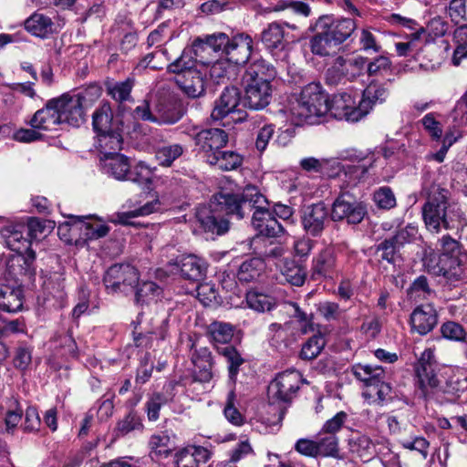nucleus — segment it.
<instances>
[{"label": "nucleus", "mask_w": 467, "mask_h": 467, "mask_svg": "<svg viewBox=\"0 0 467 467\" xmlns=\"http://www.w3.org/2000/svg\"><path fill=\"white\" fill-rule=\"evenodd\" d=\"M267 206L266 199L254 186H246L241 194L221 191L210 201L211 214L204 216L200 213L199 221L206 232L222 235L228 231L229 222L221 214L233 215L240 220L253 211L252 225L254 230L261 235L275 237L283 232V227Z\"/></svg>", "instance_id": "nucleus-1"}, {"label": "nucleus", "mask_w": 467, "mask_h": 467, "mask_svg": "<svg viewBox=\"0 0 467 467\" xmlns=\"http://www.w3.org/2000/svg\"><path fill=\"white\" fill-rule=\"evenodd\" d=\"M162 209L161 202L158 197L133 210L122 213H117L106 220L97 215L73 216L69 218L72 222L66 223L58 226V232L69 227V231H79L83 240H97L106 236L109 232L107 222L115 224L132 225L131 219L140 216H148L153 213L160 212Z\"/></svg>", "instance_id": "nucleus-2"}, {"label": "nucleus", "mask_w": 467, "mask_h": 467, "mask_svg": "<svg viewBox=\"0 0 467 467\" xmlns=\"http://www.w3.org/2000/svg\"><path fill=\"white\" fill-rule=\"evenodd\" d=\"M328 97L319 83H310L293 95L284 109L295 125L319 124L328 113Z\"/></svg>", "instance_id": "nucleus-3"}, {"label": "nucleus", "mask_w": 467, "mask_h": 467, "mask_svg": "<svg viewBox=\"0 0 467 467\" xmlns=\"http://www.w3.org/2000/svg\"><path fill=\"white\" fill-rule=\"evenodd\" d=\"M422 216L427 229L434 233H439L441 228L462 230L467 225L461 207L449 202L448 191L439 186H432L428 194Z\"/></svg>", "instance_id": "nucleus-4"}, {"label": "nucleus", "mask_w": 467, "mask_h": 467, "mask_svg": "<svg viewBox=\"0 0 467 467\" xmlns=\"http://www.w3.org/2000/svg\"><path fill=\"white\" fill-rule=\"evenodd\" d=\"M439 254L431 253L424 258V265L430 274L442 276L444 285L450 286L451 275L455 272L461 263L463 253L461 252L460 244L449 235H444L439 241Z\"/></svg>", "instance_id": "nucleus-5"}, {"label": "nucleus", "mask_w": 467, "mask_h": 467, "mask_svg": "<svg viewBox=\"0 0 467 467\" xmlns=\"http://www.w3.org/2000/svg\"><path fill=\"white\" fill-rule=\"evenodd\" d=\"M367 67V57L356 56H338L326 71V83L329 86L345 84L346 81H355L364 76Z\"/></svg>", "instance_id": "nucleus-6"}, {"label": "nucleus", "mask_w": 467, "mask_h": 467, "mask_svg": "<svg viewBox=\"0 0 467 467\" xmlns=\"http://www.w3.org/2000/svg\"><path fill=\"white\" fill-rule=\"evenodd\" d=\"M88 95L98 99L100 96V88L98 86H91L81 94L73 96L63 94L59 98L53 99L56 102L59 123L78 127L84 121L82 100H85Z\"/></svg>", "instance_id": "nucleus-7"}, {"label": "nucleus", "mask_w": 467, "mask_h": 467, "mask_svg": "<svg viewBox=\"0 0 467 467\" xmlns=\"http://www.w3.org/2000/svg\"><path fill=\"white\" fill-rule=\"evenodd\" d=\"M134 117L142 120H148L160 125H170L179 121L182 116L176 104L167 98H159L152 101L150 106L148 100H144L134 109Z\"/></svg>", "instance_id": "nucleus-8"}, {"label": "nucleus", "mask_w": 467, "mask_h": 467, "mask_svg": "<svg viewBox=\"0 0 467 467\" xmlns=\"http://www.w3.org/2000/svg\"><path fill=\"white\" fill-rule=\"evenodd\" d=\"M415 370L418 387L425 398L441 392L442 382L438 374V364L432 349L427 348L421 353Z\"/></svg>", "instance_id": "nucleus-9"}, {"label": "nucleus", "mask_w": 467, "mask_h": 467, "mask_svg": "<svg viewBox=\"0 0 467 467\" xmlns=\"http://www.w3.org/2000/svg\"><path fill=\"white\" fill-rule=\"evenodd\" d=\"M300 166L306 171H327V174L330 177L344 175L346 178H349V182H355L367 171V166L365 164L345 166L336 159L318 160L314 157L302 159L300 161Z\"/></svg>", "instance_id": "nucleus-10"}, {"label": "nucleus", "mask_w": 467, "mask_h": 467, "mask_svg": "<svg viewBox=\"0 0 467 467\" xmlns=\"http://www.w3.org/2000/svg\"><path fill=\"white\" fill-rule=\"evenodd\" d=\"M358 92H339L328 99V112L338 119L357 122L366 116V109L361 108L360 100L357 102Z\"/></svg>", "instance_id": "nucleus-11"}, {"label": "nucleus", "mask_w": 467, "mask_h": 467, "mask_svg": "<svg viewBox=\"0 0 467 467\" xmlns=\"http://www.w3.org/2000/svg\"><path fill=\"white\" fill-rule=\"evenodd\" d=\"M302 382L301 373L288 369L279 373L268 386V400L271 403L289 402Z\"/></svg>", "instance_id": "nucleus-12"}, {"label": "nucleus", "mask_w": 467, "mask_h": 467, "mask_svg": "<svg viewBox=\"0 0 467 467\" xmlns=\"http://www.w3.org/2000/svg\"><path fill=\"white\" fill-rule=\"evenodd\" d=\"M356 28L357 25L353 19L335 18L329 15L320 16L314 27L317 31L327 33L337 46L345 42Z\"/></svg>", "instance_id": "nucleus-13"}, {"label": "nucleus", "mask_w": 467, "mask_h": 467, "mask_svg": "<svg viewBox=\"0 0 467 467\" xmlns=\"http://www.w3.org/2000/svg\"><path fill=\"white\" fill-rule=\"evenodd\" d=\"M103 281L107 290L112 293L126 292L138 283L139 274L130 265H114L107 270Z\"/></svg>", "instance_id": "nucleus-14"}, {"label": "nucleus", "mask_w": 467, "mask_h": 467, "mask_svg": "<svg viewBox=\"0 0 467 467\" xmlns=\"http://www.w3.org/2000/svg\"><path fill=\"white\" fill-rule=\"evenodd\" d=\"M366 214L365 206L348 194L339 195L333 202L331 218L333 221L346 220L348 223H359Z\"/></svg>", "instance_id": "nucleus-15"}, {"label": "nucleus", "mask_w": 467, "mask_h": 467, "mask_svg": "<svg viewBox=\"0 0 467 467\" xmlns=\"http://www.w3.org/2000/svg\"><path fill=\"white\" fill-rule=\"evenodd\" d=\"M244 85V104L254 110L265 109L272 99L269 79L243 80Z\"/></svg>", "instance_id": "nucleus-16"}, {"label": "nucleus", "mask_w": 467, "mask_h": 467, "mask_svg": "<svg viewBox=\"0 0 467 467\" xmlns=\"http://www.w3.org/2000/svg\"><path fill=\"white\" fill-rule=\"evenodd\" d=\"M240 100L241 95L237 88H225L220 98L215 101V105L212 111L211 117L214 120H220L228 116H231L234 121L242 120L244 118V115L243 112L240 113L237 110Z\"/></svg>", "instance_id": "nucleus-17"}, {"label": "nucleus", "mask_w": 467, "mask_h": 467, "mask_svg": "<svg viewBox=\"0 0 467 467\" xmlns=\"http://www.w3.org/2000/svg\"><path fill=\"white\" fill-rule=\"evenodd\" d=\"M388 440L383 436L370 438L360 431H353L348 439L349 451L357 457L368 461L379 453V446H385Z\"/></svg>", "instance_id": "nucleus-18"}, {"label": "nucleus", "mask_w": 467, "mask_h": 467, "mask_svg": "<svg viewBox=\"0 0 467 467\" xmlns=\"http://www.w3.org/2000/svg\"><path fill=\"white\" fill-rule=\"evenodd\" d=\"M328 215L329 210L322 202L305 206L301 215L304 230L314 237L321 235L329 222Z\"/></svg>", "instance_id": "nucleus-19"}, {"label": "nucleus", "mask_w": 467, "mask_h": 467, "mask_svg": "<svg viewBox=\"0 0 467 467\" xmlns=\"http://www.w3.org/2000/svg\"><path fill=\"white\" fill-rule=\"evenodd\" d=\"M194 140L199 151L203 153L209 163L210 159L216 157L221 149L226 145L228 136L223 130L213 128L201 130Z\"/></svg>", "instance_id": "nucleus-20"}, {"label": "nucleus", "mask_w": 467, "mask_h": 467, "mask_svg": "<svg viewBox=\"0 0 467 467\" xmlns=\"http://www.w3.org/2000/svg\"><path fill=\"white\" fill-rule=\"evenodd\" d=\"M438 323V313L432 304H422L414 308L410 317L411 331L420 336L429 334Z\"/></svg>", "instance_id": "nucleus-21"}, {"label": "nucleus", "mask_w": 467, "mask_h": 467, "mask_svg": "<svg viewBox=\"0 0 467 467\" xmlns=\"http://www.w3.org/2000/svg\"><path fill=\"white\" fill-rule=\"evenodd\" d=\"M253 39L244 33L237 34L232 39H228L225 46L224 56L226 59L234 64H244L252 55Z\"/></svg>", "instance_id": "nucleus-22"}, {"label": "nucleus", "mask_w": 467, "mask_h": 467, "mask_svg": "<svg viewBox=\"0 0 467 467\" xmlns=\"http://www.w3.org/2000/svg\"><path fill=\"white\" fill-rule=\"evenodd\" d=\"M191 359L193 365V379L199 382H209L213 378V359L209 348H195Z\"/></svg>", "instance_id": "nucleus-23"}, {"label": "nucleus", "mask_w": 467, "mask_h": 467, "mask_svg": "<svg viewBox=\"0 0 467 467\" xmlns=\"http://www.w3.org/2000/svg\"><path fill=\"white\" fill-rule=\"evenodd\" d=\"M311 270L315 279L332 278L337 271L334 250L327 247L314 256Z\"/></svg>", "instance_id": "nucleus-24"}, {"label": "nucleus", "mask_w": 467, "mask_h": 467, "mask_svg": "<svg viewBox=\"0 0 467 467\" xmlns=\"http://www.w3.org/2000/svg\"><path fill=\"white\" fill-rule=\"evenodd\" d=\"M175 82L190 98H198L202 96L205 90L204 77L198 68L186 71L183 75L175 76Z\"/></svg>", "instance_id": "nucleus-25"}, {"label": "nucleus", "mask_w": 467, "mask_h": 467, "mask_svg": "<svg viewBox=\"0 0 467 467\" xmlns=\"http://www.w3.org/2000/svg\"><path fill=\"white\" fill-rule=\"evenodd\" d=\"M175 265L185 279L199 281L205 275L207 266L205 261L194 254L182 255Z\"/></svg>", "instance_id": "nucleus-26"}, {"label": "nucleus", "mask_w": 467, "mask_h": 467, "mask_svg": "<svg viewBox=\"0 0 467 467\" xmlns=\"http://www.w3.org/2000/svg\"><path fill=\"white\" fill-rule=\"evenodd\" d=\"M26 227L21 224H11L1 231V235L6 246L15 253L30 252V242L24 236Z\"/></svg>", "instance_id": "nucleus-27"}, {"label": "nucleus", "mask_w": 467, "mask_h": 467, "mask_svg": "<svg viewBox=\"0 0 467 467\" xmlns=\"http://www.w3.org/2000/svg\"><path fill=\"white\" fill-rule=\"evenodd\" d=\"M34 260V251L15 253L14 254L10 255L7 260V270L9 274L16 279H18L19 276L24 275H28L31 277L34 275V270L32 267Z\"/></svg>", "instance_id": "nucleus-28"}, {"label": "nucleus", "mask_w": 467, "mask_h": 467, "mask_svg": "<svg viewBox=\"0 0 467 467\" xmlns=\"http://www.w3.org/2000/svg\"><path fill=\"white\" fill-rule=\"evenodd\" d=\"M55 105L56 102L52 99L47 101L43 109H38L30 120L32 128L44 130H55L60 124Z\"/></svg>", "instance_id": "nucleus-29"}, {"label": "nucleus", "mask_w": 467, "mask_h": 467, "mask_svg": "<svg viewBox=\"0 0 467 467\" xmlns=\"http://www.w3.org/2000/svg\"><path fill=\"white\" fill-rule=\"evenodd\" d=\"M445 379L441 392L459 395L467 389V370L462 368H446L441 375Z\"/></svg>", "instance_id": "nucleus-30"}, {"label": "nucleus", "mask_w": 467, "mask_h": 467, "mask_svg": "<svg viewBox=\"0 0 467 467\" xmlns=\"http://www.w3.org/2000/svg\"><path fill=\"white\" fill-rule=\"evenodd\" d=\"M100 162L104 173L119 181L126 179L130 169V162L123 154L119 153L100 158Z\"/></svg>", "instance_id": "nucleus-31"}, {"label": "nucleus", "mask_w": 467, "mask_h": 467, "mask_svg": "<svg viewBox=\"0 0 467 467\" xmlns=\"http://www.w3.org/2000/svg\"><path fill=\"white\" fill-rule=\"evenodd\" d=\"M228 36L224 33H214L202 38H197L192 43V49L196 57L201 52L222 51L224 54L225 46L228 43Z\"/></svg>", "instance_id": "nucleus-32"}, {"label": "nucleus", "mask_w": 467, "mask_h": 467, "mask_svg": "<svg viewBox=\"0 0 467 467\" xmlns=\"http://www.w3.org/2000/svg\"><path fill=\"white\" fill-rule=\"evenodd\" d=\"M122 142L120 133L116 130H112L99 133L96 137L95 145L102 155L100 158H106L107 156L119 154L117 151L121 149Z\"/></svg>", "instance_id": "nucleus-33"}, {"label": "nucleus", "mask_w": 467, "mask_h": 467, "mask_svg": "<svg viewBox=\"0 0 467 467\" xmlns=\"http://www.w3.org/2000/svg\"><path fill=\"white\" fill-rule=\"evenodd\" d=\"M285 279L293 285L301 286L306 280L305 269L294 260L282 258L275 263Z\"/></svg>", "instance_id": "nucleus-34"}, {"label": "nucleus", "mask_w": 467, "mask_h": 467, "mask_svg": "<svg viewBox=\"0 0 467 467\" xmlns=\"http://www.w3.org/2000/svg\"><path fill=\"white\" fill-rule=\"evenodd\" d=\"M177 384L175 382H169L164 386L165 394L155 393L146 403L148 418L150 420L155 421L159 419V412L161 406L172 400L174 390Z\"/></svg>", "instance_id": "nucleus-35"}, {"label": "nucleus", "mask_w": 467, "mask_h": 467, "mask_svg": "<svg viewBox=\"0 0 467 467\" xmlns=\"http://www.w3.org/2000/svg\"><path fill=\"white\" fill-rule=\"evenodd\" d=\"M388 96L389 90L383 84L371 82L363 91L360 99L361 108L366 109V115L368 114L374 104L385 101Z\"/></svg>", "instance_id": "nucleus-36"}, {"label": "nucleus", "mask_w": 467, "mask_h": 467, "mask_svg": "<svg viewBox=\"0 0 467 467\" xmlns=\"http://www.w3.org/2000/svg\"><path fill=\"white\" fill-rule=\"evenodd\" d=\"M245 301L249 308L259 313L270 311L276 305L275 299L273 296L257 289L247 291Z\"/></svg>", "instance_id": "nucleus-37"}, {"label": "nucleus", "mask_w": 467, "mask_h": 467, "mask_svg": "<svg viewBox=\"0 0 467 467\" xmlns=\"http://www.w3.org/2000/svg\"><path fill=\"white\" fill-rule=\"evenodd\" d=\"M22 306L23 295L20 288L0 286V308L7 312H16L21 310Z\"/></svg>", "instance_id": "nucleus-38"}, {"label": "nucleus", "mask_w": 467, "mask_h": 467, "mask_svg": "<svg viewBox=\"0 0 467 467\" xmlns=\"http://www.w3.org/2000/svg\"><path fill=\"white\" fill-rule=\"evenodd\" d=\"M51 19L39 13H34L25 22V28L32 35L44 38L52 33Z\"/></svg>", "instance_id": "nucleus-39"}, {"label": "nucleus", "mask_w": 467, "mask_h": 467, "mask_svg": "<svg viewBox=\"0 0 467 467\" xmlns=\"http://www.w3.org/2000/svg\"><path fill=\"white\" fill-rule=\"evenodd\" d=\"M162 288L151 281H144L136 290V303L139 305H150L158 302L161 297Z\"/></svg>", "instance_id": "nucleus-40"}, {"label": "nucleus", "mask_w": 467, "mask_h": 467, "mask_svg": "<svg viewBox=\"0 0 467 467\" xmlns=\"http://www.w3.org/2000/svg\"><path fill=\"white\" fill-rule=\"evenodd\" d=\"M261 39L265 47L271 51L275 49L283 50L285 47L284 29L278 23L270 24L262 32Z\"/></svg>", "instance_id": "nucleus-41"}, {"label": "nucleus", "mask_w": 467, "mask_h": 467, "mask_svg": "<svg viewBox=\"0 0 467 467\" xmlns=\"http://www.w3.org/2000/svg\"><path fill=\"white\" fill-rule=\"evenodd\" d=\"M422 36H425V28L420 26L407 37L406 42L395 44L397 54L400 57H407L418 53L422 47Z\"/></svg>", "instance_id": "nucleus-42"}, {"label": "nucleus", "mask_w": 467, "mask_h": 467, "mask_svg": "<svg viewBox=\"0 0 467 467\" xmlns=\"http://www.w3.org/2000/svg\"><path fill=\"white\" fill-rule=\"evenodd\" d=\"M265 267V263L262 259L254 257L245 260L240 266L237 272V278L240 282L249 283L261 275Z\"/></svg>", "instance_id": "nucleus-43"}, {"label": "nucleus", "mask_w": 467, "mask_h": 467, "mask_svg": "<svg viewBox=\"0 0 467 467\" xmlns=\"http://www.w3.org/2000/svg\"><path fill=\"white\" fill-rule=\"evenodd\" d=\"M317 33L310 39V49L314 55L319 57L330 56L337 46L324 31H317Z\"/></svg>", "instance_id": "nucleus-44"}, {"label": "nucleus", "mask_w": 467, "mask_h": 467, "mask_svg": "<svg viewBox=\"0 0 467 467\" xmlns=\"http://www.w3.org/2000/svg\"><path fill=\"white\" fill-rule=\"evenodd\" d=\"M275 76L273 67L264 59L254 61L246 69L243 80L268 79Z\"/></svg>", "instance_id": "nucleus-45"}, {"label": "nucleus", "mask_w": 467, "mask_h": 467, "mask_svg": "<svg viewBox=\"0 0 467 467\" xmlns=\"http://www.w3.org/2000/svg\"><path fill=\"white\" fill-rule=\"evenodd\" d=\"M93 129L97 135L113 129L111 109L108 104L101 106L93 113Z\"/></svg>", "instance_id": "nucleus-46"}, {"label": "nucleus", "mask_w": 467, "mask_h": 467, "mask_svg": "<svg viewBox=\"0 0 467 467\" xmlns=\"http://www.w3.org/2000/svg\"><path fill=\"white\" fill-rule=\"evenodd\" d=\"M217 350L228 363L229 378L232 381L235 380V378L239 372L240 366L244 363V358L235 348L232 346L218 347Z\"/></svg>", "instance_id": "nucleus-47"}, {"label": "nucleus", "mask_w": 467, "mask_h": 467, "mask_svg": "<svg viewBox=\"0 0 467 467\" xmlns=\"http://www.w3.org/2000/svg\"><path fill=\"white\" fill-rule=\"evenodd\" d=\"M243 158L234 151H219L216 157L210 159L209 164L215 165L223 171H232L241 166Z\"/></svg>", "instance_id": "nucleus-48"}, {"label": "nucleus", "mask_w": 467, "mask_h": 467, "mask_svg": "<svg viewBox=\"0 0 467 467\" xmlns=\"http://www.w3.org/2000/svg\"><path fill=\"white\" fill-rule=\"evenodd\" d=\"M192 48L184 49L182 55L168 66V71L179 76L196 69V59L192 56Z\"/></svg>", "instance_id": "nucleus-49"}, {"label": "nucleus", "mask_w": 467, "mask_h": 467, "mask_svg": "<svg viewBox=\"0 0 467 467\" xmlns=\"http://www.w3.org/2000/svg\"><path fill=\"white\" fill-rule=\"evenodd\" d=\"M456 48L452 56V63L459 66L463 58H467V25L458 26L453 33Z\"/></svg>", "instance_id": "nucleus-50"}, {"label": "nucleus", "mask_w": 467, "mask_h": 467, "mask_svg": "<svg viewBox=\"0 0 467 467\" xmlns=\"http://www.w3.org/2000/svg\"><path fill=\"white\" fill-rule=\"evenodd\" d=\"M208 333L215 345H225L233 338L234 327L228 323L213 322L209 326Z\"/></svg>", "instance_id": "nucleus-51"}, {"label": "nucleus", "mask_w": 467, "mask_h": 467, "mask_svg": "<svg viewBox=\"0 0 467 467\" xmlns=\"http://www.w3.org/2000/svg\"><path fill=\"white\" fill-rule=\"evenodd\" d=\"M153 176V169L143 161H139L134 167H130L127 173L126 181L138 183L140 185L149 184L151 182Z\"/></svg>", "instance_id": "nucleus-52"}, {"label": "nucleus", "mask_w": 467, "mask_h": 467, "mask_svg": "<svg viewBox=\"0 0 467 467\" xmlns=\"http://www.w3.org/2000/svg\"><path fill=\"white\" fill-rule=\"evenodd\" d=\"M183 153V148L180 144L163 145L155 152V158L160 165L169 167Z\"/></svg>", "instance_id": "nucleus-53"}, {"label": "nucleus", "mask_w": 467, "mask_h": 467, "mask_svg": "<svg viewBox=\"0 0 467 467\" xmlns=\"http://www.w3.org/2000/svg\"><path fill=\"white\" fill-rule=\"evenodd\" d=\"M354 376L365 383V389L375 383L383 374L381 368H372L369 365H356L352 368Z\"/></svg>", "instance_id": "nucleus-54"}, {"label": "nucleus", "mask_w": 467, "mask_h": 467, "mask_svg": "<svg viewBox=\"0 0 467 467\" xmlns=\"http://www.w3.org/2000/svg\"><path fill=\"white\" fill-rule=\"evenodd\" d=\"M150 447L151 454L161 458L168 457L172 451L171 439L163 432L151 436L150 440Z\"/></svg>", "instance_id": "nucleus-55"}, {"label": "nucleus", "mask_w": 467, "mask_h": 467, "mask_svg": "<svg viewBox=\"0 0 467 467\" xmlns=\"http://www.w3.org/2000/svg\"><path fill=\"white\" fill-rule=\"evenodd\" d=\"M318 456H336L338 451V438L336 435L320 433L316 441Z\"/></svg>", "instance_id": "nucleus-56"}, {"label": "nucleus", "mask_w": 467, "mask_h": 467, "mask_svg": "<svg viewBox=\"0 0 467 467\" xmlns=\"http://www.w3.org/2000/svg\"><path fill=\"white\" fill-rule=\"evenodd\" d=\"M391 388L388 383H385L381 377L368 389L363 391V396L372 401H384L390 398Z\"/></svg>", "instance_id": "nucleus-57"}, {"label": "nucleus", "mask_w": 467, "mask_h": 467, "mask_svg": "<svg viewBox=\"0 0 467 467\" xmlns=\"http://www.w3.org/2000/svg\"><path fill=\"white\" fill-rule=\"evenodd\" d=\"M325 338L321 335L310 337L302 347L300 358L310 360L317 358L325 347Z\"/></svg>", "instance_id": "nucleus-58"}, {"label": "nucleus", "mask_w": 467, "mask_h": 467, "mask_svg": "<svg viewBox=\"0 0 467 467\" xmlns=\"http://www.w3.org/2000/svg\"><path fill=\"white\" fill-rule=\"evenodd\" d=\"M373 201L380 209L389 210L396 206L394 192L388 186H383L376 190L373 194Z\"/></svg>", "instance_id": "nucleus-59"}, {"label": "nucleus", "mask_w": 467, "mask_h": 467, "mask_svg": "<svg viewBox=\"0 0 467 467\" xmlns=\"http://www.w3.org/2000/svg\"><path fill=\"white\" fill-rule=\"evenodd\" d=\"M133 81L130 78L108 85V93L117 101H124L130 98Z\"/></svg>", "instance_id": "nucleus-60"}, {"label": "nucleus", "mask_w": 467, "mask_h": 467, "mask_svg": "<svg viewBox=\"0 0 467 467\" xmlns=\"http://www.w3.org/2000/svg\"><path fill=\"white\" fill-rule=\"evenodd\" d=\"M442 337L451 341H462L465 338L466 332L464 328L454 321H447L441 327Z\"/></svg>", "instance_id": "nucleus-61"}, {"label": "nucleus", "mask_w": 467, "mask_h": 467, "mask_svg": "<svg viewBox=\"0 0 467 467\" xmlns=\"http://www.w3.org/2000/svg\"><path fill=\"white\" fill-rule=\"evenodd\" d=\"M54 348L59 349L61 355L75 357L77 345L74 338L68 334L56 336L53 340Z\"/></svg>", "instance_id": "nucleus-62"}, {"label": "nucleus", "mask_w": 467, "mask_h": 467, "mask_svg": "<svg viewBox=\"0 0 467 467\" xmlns=\"http://www.w3.org/2000/svg\"><path fill=\"white\" fill-rule=\"evenodd\" d=\"M348 417L345 411H338L332 418L325 421L320 430V433L336 435L344 426Z\"/></svg>", "instance_id": "nucleus-63"}, {"label": "nucleus", "mask_w": 467, "mask_h": 467, "mask_svg": "<svg viewBox=\"0 0 467 467\" xmlns=\"http://www.w3.org/2000/svg\"><path fill=\"white\" fill-rule=\"evenodd\" d=\"M451 119L456 126H467V90L456 102L451 112Z\"/></svg>", "instance_id": "nucleus-64"}]
</instances>
